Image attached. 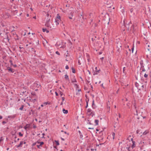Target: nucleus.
<instances>
[{
  "mask_svg": "<svg viewBox=\"0 0 151 151\" xmlns=\"http://www.w3.org/2000/svg\"><path fill=\"white\" fill-rule=\"evenodd\" d=\"M88 106V104H86V107L87 108Z\"/></svg>",
  "mask_w": 151,
  "mask_h": 151,
  "instance_id": "nucleus-59",
  "label": "nucleus"
},
{
  "mask_svg": "<svg viewBox=\"0 0 151 151\" xmlns=\"http://www.w3.org/2000/svg\"><path fill=\"white\" fill-rule=\"evenodd\" d=\"M47 104H48V102H45V103H44L43 104V105H44V106H45V105H47Z\"/></svg>",
  "mask_w": 151,
  "mask_h": 151,
  "instance_id": "nucleus-30",
  "label": "nucleus"
},
{
  "mask_svg": "<svg viewBox=\"0 0 151 151\" xmlns=\"http://www.w3.org/2000/svg\"><path fill=\"white\" fill-rule=\"evenodd\" d=\"M73 12H71L69 14V18L70 19H72V17H73Z\"/></svg>",
  "mask_w": 151,
  "mask_h": 151,
  "instance_id": "nucleus-8",
  "label": "nucleus"
},
{
  "mask_svg": "<svg viewBox=\"0 0 151 151\" xmlns=\"http://www.w3.org/2000/svg\"><path fill=\"white\" fill-rule=\"evenodd\" d=\"M24 107V105H22L21 107H20L19 109L20 110H22L23 109Z\"/></svg>",
  "mask_w": 151,
  "mask_h": 151,
  "instance_id": "nucleus-23",
  "label": "nucleus"
},
{
  "mask_svg": "<svg viewBox=\"0 0 151 151\" xmlns=\"http://www.w3.org/2000/svg\"><path fill=\"white\" fill-rule=\"evenodd\" d=\"M63 111L64 114H66L68 113V111L67 110H65L64 109H63Z\"/></svg>",
  "mask_w": 151,
  "mask_h": 151,
  "instance_id": "nucleus-16",
  "label": "nucleus"
},
{
  "mask_svg": "<svg viewBox=\"0 0 151 151\" xmlns=\"http://www.w3.org/2000/svg\"><path fill=\"white\" fill-rule=\"evenodd\" d=\"M141 67L140 70H142V71H143V72L145 71L146 70H145V69L144 68V66L143 65V64H141Z\"/></svg>",
  "mask_w": 151,
  "mask_h": 151,
  "instance_id": "nucleus-10",
  "label": "nucleus"
},
{
  "mask_svg": "<svg viewBox=\"0 0 151 151\" xmlns=\"http://www.w3.org/2000/svg\"><path fill=\"white\" fill-rule=\"evenodd\" d=\"M33 128H36V127H36V126H35V125H34V126H33Z\"/></svg>",
  "mask_w": 151,
  "mask_h": 151,
  "instance_id": "nucleus-43",
  "label": "nucleus"
},
{
  "mask_svg": "<svg viewBox=\"0 0 151 151\" xmlns=\"http://www.w3.org/2000/svg\"><path fill=\"white\" fill-rule=\"evenodd\" d=\"M44 106V105H43V104H41V106L42 107L43 106Z\"/></svg>",
  "mask_w": 151,
  "mask_h": 151,
  "instance_id": "nucleus-52",
  "label": "nucleus"
},
{
  "mask_svg": "<svg viewBox=\"0 0 151 151\" xmlns=\"http://www.w3.org/2000/svg\"><path fill=\"white\" fill-rule=\"evenodd\" d=\"M149 133V131L148 130H146L140 136L141 138L144 139L146 138H147V136L148 134V133Z\"/></svg>",
  "mask_w": 151,
  "mask_h": 151,
  "instance_id": "nucleus-1",
  "label": "nucleus"
},
{
  "mask_svg": "<svg viewBox=\"0 0 151 151\" xmlns=\"http://www.w3.org/2000/svg\"><path fill=\"white\" fill-rule=\"evenodd\" d=\"M33 18L34 19H35L36 18V17H33Z\"/></svg>",
  "mask_w": 151,
  "mask_h": 151,
  "instance_id": "nucleus-64",
  "label": "nucleus"
},
{
  "mask_svg": "<svg viewBox=\"0 0 151 151\" xmlns=\"http://www.w3.org/2000/svg\"><path fill=\"white\" fill-rule=\"evenodd\" d=\"M125 70V67H124L123 68V72L124 73V71Z\"/></svg>",
  "mask_w": 151,
  "mask_h": 151,
  "instance_id": "nucleus-34",
  "label": "nucleus"
},
{
  "mask_svg": "<svg viewBox=\"0 0 151 151\" xmlns=\"http://www.w3.org/2000/svg\"><path fill=\"white\" fill-rule=\"evenodd\" d=\"M71 81L72 83L76 82H77L75 76L73 77V78L71 79Z\"/></svg>",
  "mask_w": 151,
  "mask_h": 151,
  "instance_id": "nucleus-11",
  "label": "nucleus"
},
{
  "mask_svg": "<svg viewBox=\"0 0 151 151\" xmlns=\"http://www.w3.org/2000/svg\"><path fill=\"white\" fill-rule=\"evenodd\" d=\"M95 70L93 72V75H97L99 73L100 71V69H98L97 67L95 68Z\"/></svg>",
  "mask_w": 151,
  "mask_h": 151,
  "instance_id": "nucleus-6",
  "label": "nucleus"
},
{
  "mask_svg": "<svg viewBox=\"0 0 151 151\" xmlns=\"http://www.w3.org/2000/svg\"><path fill=\"white\" fill-rule=\"evenodd\" d=\"M88 72L89 74H90V71L89 70H88Z\"/></svg>",
  "mask_w": 151,
  "mask_h": 151,
  "instance_id": "nucleus-54",
  "label": "nucleus"
},
{
  "mask_svg": "<svg viewBox=\"0 0 151 151\" xmlns=\"http://www.w3.org/2000/svg\"><path fill=\"white\" fill-rule=\"evenodd\" d=\"M82 18H83V19H86V17L84 18V17H82Z\"/></svg>",
  "mask_w": 151,
  "mask_h": 151,
  "instance_id": "nucleus-53",
  "label": "nucleus"
},
{
  "mask_svg": "<svg viewBox=\"0 0 151 151\" xmlns=\"http://www.w3.org/2000/svg\"><path fill=\"white\" fill-rule=\"evenodd\" d=\"M139 132V130H138V129H137V131H136V132L137 134H138Z\"/></svg>",
  "mask_w": 151,
  "mask_h": 151,
  "instance_id": "nucleus-39",
  "label": "nucleus"
},
{
  "mask_svg": "<svg viewBox=\"0 0 151 151\" xmlns=\"http://www.w3.org/2000/svg\"><path fill=\"white\" fill-rule=\"evenodd\" d=\"M136 115H137V110H136Z\"/></svg>",
  "mask_w": 151,
  "mask_h": 151,
  "instance_id": "nucleus-55",
  "label": "nucleus"
},
{
  "mask_svg": "<svg viewBox=\"0 0 151 151\" xmlns=\"http://www.w3.org/2000/svg\"><path fill=\"white\" fill-rule=\"evenodd\" d=\"M146 47H147L148 50L150 51V50H151V43H150L148 42L146 43Z\"/></svg>",
  "mask_w": 151,
  "mask_h": 151,
  "instance_id": "nucleus-5",
  "label": "nucleus"
},
{
  "mask_svg": "<svg viewBox=\"0 0 151 151\" xmlns=\"http://www.w3.org/2000/svg\"><path fill=\"white\" fill-rule=\"evenodd\" d=\"M55 93L56 96H58V93H57V92L55 91Z\"/></svg>",
  "mask_w": 151,
  "mask_h": 151,
  "instance_id": "nucleus-36",
  "label": "nucleus"
},
{
  "mask_svg": "<svg viewBox=\"0 0 151 151\" xmlns=\"http://www.w3.org/2000/svg\"><path fill=\"white\" fill-rule=\"evenodd\" d=\"M72 72L73 73H75V69L73 68H72Z\"/></svg>",
  "mask_w": 151,
  "mask_h": 151,
  "instance_id": "nucleus-24",
  "label": "nucleus"
},
{
  "mask_svg": "<svg viewBox=\"0 0 151 151\" xmlns=\"http://www.w3.org/2000/svg\"><path fill=\"white\" fill-rule=\"evenodd\" d=\"M78 132L79 133V134L80 138H82L83 137V135L82 134L81 131H78Z\"/></svg>",
  "mask_w": 151,
  "mask_h": 151,
  "instance_id": "nucleus-18",
  "label": "nucleus"
},
{
  "mask_svg": "<svg viewBox=\"0 0 151 151\" xmlns=\"http://www.w3.org/2000/svg\"><path fill=\"white\" fill-rule=\"evenodd\" d=\"M63 104V102H62L61 103V104H61V105H62Z\"/></svg>",
  "mask_w": 151,
  "mask_h": 151,
  "instance_id": "nucleus-62",
  "label": "nucleus"
},
{
  "mask_svg": "<svg viewBox=\"0 0 151 151\" xmlns=\"http://www.w3.org/2000/svg\"><path fill=\"white\" fill-rule=\"evenodd\" d=\"M61 140H62L64 141L65 140L64 139L62 138H61Z\"/></svg>",
  "mask_w": 151,
  "mask_h": 151,
  "instance_id": "nucleus-47",
  "label": "nucleus"
},
{
  "mask_svg": "<svg viewBox=\"0 0 151 151\" xmlns=\"http://www.w3.org/2000/svg\"><path fill=\"white\" fill-rule=\"evenodd\" d=\"M19 136L21 137H22L23 136V134H22L21 132H19Z\"/></svg>",
  "mask_w": 151,
  "mask_h": 151,
  "instance_id": "nucleus-25",
  "label": "nucleus"
},
{
  "mask_svg": "<svg viewBox=\"0 0 151 151\" xmlns=\"http://www.w3.org/2000/svg\"><path fill=\"white\" fill-rule=\"evenodd\" d=\"M94 104V101L93 100V101L92 105H93Z\"/></svg>",
  "mask_w": 151,
  "mask_h": 151,
  "instance_id": "nucleus-51",
  "label": "nucleus"
},
{
  "mask_svg": "<svg viewBox=\"0 0 151 151\" xmlns=\"http://www.w3.org/2000/svg\"><path fill=\"white\" fill-rule=\"evenodd\" d=\"M42 30H43V32H45L46 31V30H47V29H42Z\"/></svg>",
  "mask_w": 151,
  "mask_h": 151,
  "instance_id": "nucleus-32",
  "label": "nucleus"
},
{
  "mask_svg": "<svg viewBox=\"0 0 151 151\" xmlns=\"http://www.w3.org/2000/svg\"><path fill=\"white\" fill-rule=\"evenodd\" d=\"M62 101H64L65 100V98L64 97H62Z\"/></svg>",
  "mask_w": 151,
  "mask_h": 151,
  "instance_id": "nucleus-37",
  "label": "nucleus"
},
{
  "mask_svg": "<svg viewBox=\"0 0 151 151\" xmlns=\"http://www.w3.org/2000/svg\"><path fill=\"white\" fill-rule=\"evenodd\" d=\"M60 96H62L63 94V93L62 92L60 91Z\"/></svg>",
  "mask_w": 151,
  "mask_h": 151,
  "instance_id": "nucleus-28",
  "label": "nucleus"
},
{
  "mask_svg": "<svg viewBox=\"0 0 151 151\" xmlns=\"http://www.w3.org/2000/svg\"><path fill=\"white\" fill-rule=\"evenodd\" d=\"M13 65L14 67H17V65Z\"/></svg>",
  "mask_w": 151,
  "mask_h": 151,
  "instance_id": "nucleus-46",
  "label": "nucleus"
},
{
  "mask_svg": "<svg viewBox=\"0 0 151 151\" xmlns=\"http://www.w3.org/2000/svg\"><path fill=\"white\" fill-rule=\"evenodd\" d=\"M37 143H38V144H39L40 143V146H41L42 145H43V144H44V142H37Z\"/></svg>",
  "mask_w": 151,
  "mask_h": 151,
  "instance_id": "nucleus-19",
  "label": "nucleus"
},
{
  "mask_svg": "<svg viewBox=\"0 0 151 151\" xmlns=\"http://www.w3.org/2000/svg\"><path fill=\"white\" fill-rule=\"evenodd\" d=\"M19 140V138H18L17 139V140L18 141Z\"/></svg>",
  "mask_w": 151,
  "mask_h": 151,
  "instance_id": "nucleus-63",
  "label": "nucleus"
},
{
  "mask_svg": "<svg viewBox=\"0 0 151 151\" xmlns=\"http://www.w3.org/2000/svg\"><path fill=\"white\" fill-rule=\"evenodd\" d=\"M8 70L9 71V72H11L12 73H13L14 72V71H13L12 69V68H8Z\"/></svg>",
  "mask_w": 151,
  "mask_h": 151,
  "instance_id": "nucleus-13",
  "label": "nucleus"
},
{
  "mask_svg": "<svg viewBox=\"0 0 151 151\" xmlns=\"http://www.w3.org/2000/svg\"><path fill=\"white\" fill-rule=\"evenodd\" d=\"M45 25L48 27L50 28H51V27L50 26V18H49V17L47 19Z\"/></svg>",
  "mask_w": 151,
  "mask_h": 151,
  "instance_id": "nucleus-4",
  "label": "nucleus"
},
{
  "mask_svg": "<svg viewBox=\"0 0 151 151\" xmlns=\"http://www.w3.org/2000/svg\"><path fill=\"white\" fill-rule=\"evenodd\" d=\"M29 125L27 124L24 127V128L26 130H27V129L29 128Z\"/></svg>",
  "mask_w": 151,
  "mask_h": 151,
  "instance_id": "nucleus-12",
  "label": "nucleus"
},
{
  "mask_svg": "<svg viewBox=\"0 0 151 151\" xmlns=\"http://www.w3.org/2000/svg\"><path fill=\"white\" fill-rule=\"evenodd\" d=\"M78 63L79 65L81 64V63H80V61H79V60H78Z\"/></svg>",
  "mask_w": 151,
  "mask_h": 151,
  "instance_id": "nucleus-49",
  "label": "nucleus"
},
{
  "mask_svg": "<svg viewBox=\"0 0 151 151\" xmlns=\"http://www.w3.org/2000/svg\"><path fill=\"white\" fill-rule=\"evenodd\" d=\"M134 50V47H133L132 48V53H133V52Z\"/></svg>",
  "mask_w": 151,
  "mask_h": 151,
  "instance_id": "nucleus-41",
  "label": "nucleus"
},
{
  "mask_svg": "<svg viewBox=\"0 0 151 151\" xmlns=\"http://www.w3.org/2000/svg\"><path fill=\"white\" fill-rule=\"evenodd\" d=\"M29 45H31V42H29Z\"/></svg>",
  "mask_w": 151,
  "mask_h": 151,
  "instance_id": "nucleus-61",
  "label": "nucleus"
},
{
  "mask_svg": "<svg viewBox=\"0 0 151 151\" xmlns=\"http://www.w3.org/2000/svg\"><path fill=\"white\" fill-rule=\"evenodd\" d=\"M118 115H119V118H120L121 117V116L120 115V113H119L118 114Z\"/></svg>",
  "mask_w": 151,
  "mask_h": 151,
  "instance_id": "nucleus-42",
  "label": "nucleus"
},
{
  "mask_svg": "<svg viewBox=\"0 0 151 151\" xmlns=\"http://www.w3.org/2000/svg\"><path fill=\"white\" fill-rule=\"evenodd\" d=\"M12 34L14 36V38L15 40H17L19 39L18 38V36L16 34L15 32H13V33H12Z\"/></svg>",
  "mask_w": 151,
  "mask_h": 151,
  "instance_id": "nucleus-7",
  "label": "nucleus"
},
{
  "mask_svg": "<svg viewBox=\"0 0 151 151\" xmlns=\"http://www.w3.org/2000/svg\"><path fill=\"white\" fill-rule=\"evenodd\" d=\"M27 17H29V14H27Z\"/></svg>",
  "mask_w": 151,
  "mask_h": 151,
  "instance_id": "nucleus-57",
  "label": "nucleus"
},
{
  "mask_svg": "<svg viewBox=\"0 0 151 151\" xmlns=\"http://www.w3.org/2000/svg\"><path fill=\"white\" fill-rule=\"evenodd\" d=\"M46 32L47 33H48L49 32V31L48 30H47H47H46Z\"/></svg>",
  "mask_w": 151,
  "mask_h": 151,
  "instance_id": "nucleus-45",
  "label": "nucleus"
},
{
  "mask_svg": "<svg viewBox=\"0 0 151 151\" xmlns=\"http://www.w3.org/2000/svg\"><path fill=\"white\" fill-rule=\"evenodd\" d=\"M65 68L66 69H68L69 68L68 66V65H66L65 66Z\"/></svg>",
  "mask_w": 151,
  "mask_h": 151,
  "instance_id": "nucleus-31",
  "label": "nucleus"
},
{
  "mask_svg": "<svg viewBox=\"0 0 151 151\" xmlns=\"http://www.w3.org/2000/svg\"><path fill=\"white\" fill-rule=\"evenodd\" d=\"M99 121L98 120L96 119L95 120V123L96 124L95 125H97L98 124V122Z\"/></svg>",
  "mask_w": 151,
  "mask_h": 151,
  "instance_id": "nucleus-17",
  "label": "nucleus"
},
{
  "mask_svg": "<svg viewBox=\"0 0 151 151\" xmlns=\"http://www.w3.org/2000/svg\"><path fill=\"white\" fill-rule=\"evenodd\" d=\"M6 122L5 121H3L2 122V123L3 124H6Z\"/></svg>",
  "mask_w": 151,
  "mask_h": 151,
  "instance_id": "nucleus-38",
  "label": "nucleus"
},
{
  "mask_svg": "<svg viewBox=\"0 0 151 151\" xmlns=\"http://www.w3.org/2000/svg\"><path fill=\"white\" fill-rule=\"evenodd\" d=\"M60 21V17L58 14L57 17H56L55 19V23L56 25L57 26L59 24Z\"/></svg>",
  "mask_w": 151,
  "mask_h": 151,
  "instance_id": "nucleus-2",
  "label": "nucleus"
},
{
  "mask_svg": "<svg viewBox=\"0 0 151 151\" xmlns=\"http://www.w3.org/2000/svg\"><path fill=\"white\" fill-rule=\"evenodd\" d=\"M55 142H56L57 145H59V143L58 141L55 140Z\"/></svg>",
  "mask_w": 151,
  "mask_h": 151,
  "instance_id": "nucleus-21",
  "label": "nucleus"
},
{
  "mask_svg": "<svg viewBox=\"0 0 151 151\" xmlns=\"http://www.w3.org/2000/svg\"><path fill=\"white\" fill-rule=\"evenodd\" d=\"M37 146L38 148H40V145H37Z\"/></svg>",
  "mask_w": 151,
  "mask_h": 151,
  "instance_id": "nucleus-33",
  "label": "nucleus"
},
{
  "mask_svg": "<svg viewBox=\"0 0 151 151\" xmlns=\"http://www.w3.org/2000/svg\"><path fill=\"white\" fill-rule=\"evenodd\" d=\"M112 136L113 137V139H114L115 136V133L114 132L112 133Z\"/></svg>",
  "mask_w": 151,
  "mask_h": 151,
  "instance_id": "nucleus-22",
  "label": "nucleus"
},
{
  "mask_svg": "<svg viewBox=\"0 0 151 151\" xmlns=\"http://www.w3.org/2000/svg\"><path fill=\"white\" fill-rule=\"evenodd\" d=\"M138 83H135V86H136L137 87V86H138Z\"/></svg>",
  "mask_w": 151,
  "mask_h": 151,
  "instance_id": "nucleus-40",
  "label": "nucleus"
},
{
  "mask_svg": "<svg viewBox=\"0 0 151 151\" xmlns=\"http://www.w3.org/2000/svg\"><path fill=\"white\" fill-rule=\"evenodd\" d=\"M28 46V44H26V47H27Z\"/></svg>",
  "mask_w": 151,
  "mask_h": 151,
  "instance_id": "nucleus-56",
  "label": "nucleus"
},
{
  "mask_svg": "<svg viewBox=\"0 0 151 151\" xmlns=\"http://www.w3.org/2000/svg\"><path fill=\"white\" fill-rule=\"evenodd\" d=\"M2 118V117L0 115V119H1Z\"/></svg>",
  "mask_w": 151,
  "mask_h": 151,
  "instance_id": "nucleus-44",
  "label": "nucleus"
},
{
  "mask_svg": "<svg viewBox=\"0 0 151 151\" xmlns=\"http://www.w3.org/2000/svg\"><path fill=\"white\" fill-rule=\"evenodd\" d=\"M131 140L132 141V142H133V144H132V148H134V147H135L134 146V143H135V142H134V141H132V140H133V138H131Z\"/></svg>",
  "mask_w": 151,
  "mask_h": 151,
  "instance_id": "nucleus-15",
  "label": "nucleus"
},
{
  "mask_svg": "<svg viewBox=\"0 0 151 151\" xmlns=\"http://www.w3.org/2000/svg\"><path fill=\"white\" fill-rule=\"evenodd\" d=\"M136 25H132V28L133 30H135V29H134Z\"/></svg>",
  "mask_w": 151,
  "mask_h": 151,
  "instance_id": "nucleus-26",
  "label": "nucleus"
},
{
  "mask_svg": "<svg viewBox=\"0 0 151 151\" xmlns=\"http://www.w3.org/2000/svg\"><path fill=\"white\" fill-rule=\"evenodd\" d=\"M55 53H56L57 54V55H60V53H59V52L58 51H56V52H55Z\"/></svg>",
  "mask_w": 151,
  "mask_h": 151,
  "instance_id": "nucleus-29",
  "label": "nucleus"
},
{
  "mask_svg": "<svg viewBox=\"0 0 151 151\" xmlns=\"http://www.w3.org/2000/svg\"><path fill=\"white\" fill-rule=\"evenodd\" d=\"M144 140H147L148 141L149 144L150 145H151V133L150 134H148L147 136V138H146L143 139Z\"/></svg>",
  "mask_w": 151,
  "mask_h": 151,
  "instance_id": "nucleus-3",
  "label": "nucleus"
},
{
  "mask_svg": "<svg viewBox=\"0 0 151 151\" xmlns=\"http://www.w3.org/2000/svg\"><path fill=\"white\" fill-rule=\"evenodd\" d=\"M65 78L66 80H68V81H69L68 76L67 75H65Z\"/></svg>",
  "mask_w": 151,
  "mask_h": 151,
  "instance_id": "nucleus-14",
  "label": "nucleus"
},
{
  "mask_svg": "<svg viewBox=\"0 0 151 151\" xmlns=\"http://www.w3.org/2000/svg\"><path fill=\"white\" fill-rule=\"evenodd\" d=\"M64 132V133H65V134H67V133L66 132H65V131Z\"/></svg>",
  "mask_w": 151,
  "mask_h": 151,
  "instance_id": "nucleus-60",
  "label": "nucleus"
},
{
  "mask_svg": "<svg viewBox=\"0 0 151 151\" xmlns=\"http://www.w3.org/2000/svg\"><path fill=\"white\" fill-rule=\"evenodd\" d=\"M144 77L145 78H147L148 77V75L145 73L144 75Z\"/></svg>",
  "mask_w": 151,
  "mask_h": 151,
  "instance_id": "nucleus-27",
  "label": "nucleus"
},
{
  "mask_svg": "<svg viewBox=\"0 0 151 151\" xmlns=\"http://www.w3.org/2000/svg\"><path fill=\"white\" fill-rule=\"evenodd\" d=\"M23 144V141H21L20 142V144L19 145H16V147L18 148L19 147H22V145Z\"/></svg>",
  "mask_w": 151,
  "mask_h": 151,
  "instance_id": "nucleus-9",
  "label": "nucleus"
},
{
  "mask_svg": "<svg viewBox=\"0 0 151 151\" xmlns=\"http://www.w3.org/2000/svg\"><path fill=\"white\" fill-rule=\"evenodd\" d=\"M92 110L90 109H87V112L91 113Z\"/></svg>",
  "mask_w": 151,
  "mask_h": 151,
  "instance_id": "nucleus-20",
  "label": "nucleus"
},
{
  "mask_svg": "<svg viewBox=\"0 0 151 151\" xmlns=\"http://www.w3.org/2000/svg\"><path fill=\"white\" fill-rule=\"evenodd\" d=\"M42 135H43V137H44V136L45 135V134L44 133H43L42 134Z\"/></svg>",
  "mask_w": 151,
  "mask_h": 151,
  "instance_id": "nucleus-50",
  "label": "nucleus"
},
{
  "mask_svg": "<svg viewBox=\"0 0 151 151\" xmlns=\"http://www.w3.org/2000/svg\"><path fill=\"white\" fill-rule=\"evenodd\" d=\"M93 128H88L89 129H93Z\"/></svg>",
  "mask_w": 151,
  "mask_h": 151,
  "instance_id": "nucleus-48",
  "label": "nucleus"
},
{
  "mask_svg": "<svg viewBox=\"0 0 151 151\" xmlns=\"http://www.w3.org/2000/svg\"><path fill=\"white\" fill-rule=\"evenodd\" d=\"M26 144V142H23V144Z\"/></svg>",
  "mask_w": 151,
  "mask_h": 151,
  "instance_id": "nucleus-58",
  "label": "nucleus"
},
{
  "mask_svg": "<svg viewBox=\"0 0 151 151\" xmlns=\"http://www.w3.org/2000/svg\"><path fill=\"white\" fill-rule=\"evenodd\" d=\"M86 104H88V100H86Z\"/></svg>",
  "mask_w": 151,
  "mask_h": 151,
  "instance_id": "nucleus-35",
  "label": "nucleus"
}]
</instances>
